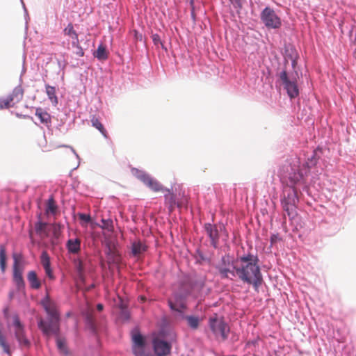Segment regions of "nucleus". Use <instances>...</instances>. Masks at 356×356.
Instances as JSON below:
<instances>
[{
    "mask_svg": "<svg viewBox=\"0 0 356 356\" xmlns=\"http://www.w3.org/2000/svg\"><path fill=\"white\" fill-rule=\"evenodd\" d=\"M236 276L243 282L252 284L257 289L263 280L257 257L248 254L237 258L235 266Z\"/></svg>",
    "mask_w": 356,
    "mask_h": 356,
    "instance_id": "f257e3e1",
    "label": "nucleus"
},
{
    "mask_svg": "<svg viewBox=\"0 0 356 356\" xmlns=\"http://www.w3.org/2000/svg\"><path fill=\"white\" fill-rule=\"evenodd\" d=\"M41 304L48 315V322L40 318L38 320V327L47 337L57 335L59 332V314L56 304L49 297L44 298Z\"/></svg>",
    "mask_w": 356,
    "mask_h": 356,
    "instance_id": "f03ea898",
    "label": "nucleus"
},
{
    "mask_svg": "<svg viewBox=\"0 0 356 356\" xmlns=\"http://www.w3.org/2000/svg\"><path fill=\"white\" fill-rule=\"evenodd\" d=\"M298 74L297 72L288 74L286 70L280 74V79L282 82L284 89L290 98L293 99L298 96L299 90L297 83Z\"/></svg>",
    "mask_w": 356,
    "mask_h": 356,
    "instance_id": "7ed1b4c3",
    "label": "nucleus"
},
{
    "mask_svg": "<svg viewBox=\"0 0 356 356\" xmlns=\"http://www.w3.org/2000/svg\"><path fill=\"white\" fill-rule=\"evenodd\" d=\"M204 229L210 238L211 245L215 248H218L220 236L224 237V240H227L228 238V233L225 225L222 223L213 225L206 223Z\"/></svg>",
    "mask_w": 356,
    "mask_h": 356,
    "instance_id": "20e7f679",
    "label": "nucleus"
},
{
    "mask_svg": "<svg viewBox=\"0 0 356 356\" xmlns=\"http://www.w3.org/2000/svg\"><path fill=\"white\" fill-rule=\"evenodd\" d=\"M13 327L15 338L17 341L19 347L21 348H29L31 346V341L26 336L24 324L17 314L13 316Z\"/></svg>",
    "mask_w": 356,
    "mask_h": 356,
    "instance_id": "39448f33",
    "label": "nucleus"
},
{
    "mask_svg": "<svg viewBox=\"0 0 356 356\" xmlns=\"http://www.w3.org/2000/svg\"><path fill=\"white\" fill-rule=\"evenodd\" d=\"M209 327L216 338L225 341L227 338L229 329L222 318L214 316L209 318Z\"/></svg>",
    "mask_w": 356,
    "mask_h": 356,
    "instance_id": "423d86ee",
    "label": "nucleus"
},
{
    "mask_svg": "<svg viewBox=\"0 0 356 356\" xmlns=\"http://www.w3.org/2000/svg\"><path fill=\"white\" fill-rule=\"evenodd\" d=\"M236 260H232L228 255L222 257L217 269L222 278L233 280L235 277Z\"/></svg>",
    "mask_w": 356,
    "mask_h": 356,
    "instance_id": "0eeeda50",
    "label": "nucleus"
},
{
    "mask_svg": "<svg viewBox=\"0 0 356 356\" xmlns=\"http://www.w3.org/2000/svg\"><path fill=\"white\" fill-rule=\"evenodd\" d=\"M106 254L109 264H118L121 261V257L118 250V242L114 237L105 238Z\"/></svg>",
    "mask_w": 356,
    "mask_h": 356,
    "instance_id": "6e6552de",
    "label": "nucleus"
},
{
    "mask_svg": "<svg viewBox=\"0 0 356 356\" xmlns=\"http://www.w3.org/2000/svg\"><path fill=\"white\" fill-rule=\"evenodd\" d=\"M24 95V90L20 86L15 87L12 92L6 97H0V109L8 108L19 102Z\"/></svg>",
    "mask_w": 356,
    "mask_h": 356,
    "instance_id": "1a4fd4ad",
    "label": "nucleus"
},
{
    "mask_svg": "<svg viewBox=\"0 0 356 356\" xmlns=\"http://www.w3.org/2000/svg\"><path fill=\"white\" fill-rule=\"evenodd\" d=\"M261 19L268 29H278L281 26V19L270 8H265L261 13Z\"/></svg>",
    "mask_w": 356,
    "mask_h": 356,
    "instance_id": "9d476101",
    "label": "nucleus"
},
{
    "mask_svg": "<svg viewBox=\"0 0 356 356\" xmlns=\"http://www.w3.org/2000/svg\"><path fill=\"white\" fill-rule=\"evenodd\" d=\"M152 345L156 356H167L170 353L171 343L162 339L160 335L154 337Z\"/></svg>",
    "mask_w": 356,
    "mask_h": 356,
    "instance_id": "9b49d317",
    "label": "nucleus"
},
{
    "mask_svg": "<svg viewBox=\"0 0 356 356\" xmlns=\"http://www.w3.org/2000/svg\"><path fill=\"white\" fill-rule=\"evenodd\" d=\"M138 179L154 192L163 193L165 191V189L157 180L145 172H141L138 175Z\"/></svg>",
    "mask_w": 356,
    "mask_h": 356,
    "instance_id": "f8f14e48",
    "label": "nucleus"
},
{
    "mask_svg": "<svg viewBox=\"0 0 356 356\" xmlns=\"http://www.w3.org/2000/svg\"><path fill=\"white\" fill-rule=\"evenodd\" d=\"M168 305L170 308L175 312L183 314L186 309L185 300L179 296H175V300H168Z\"/></svg>",
    "mask_w": 356,
    "mask_h": 356,
    "instance_id": "ddd939ff",
    "label": "nucleus"
},
{
    "mask_svg": "<svg viewBox=\"0 0 356 356\" xmlns=\"http://www.w3.org/2000/svg\"><path fill=\"white\" fill-rule=\"evenodd\" d=\"M23 270L24 268H13V282L16 284V286L18 290L24 289L25 286V283L22 276Z\"/></svg>",
    "mask_w": 356,
    "mask_h": 356,
    "instance_id": "4468645a",
    "label": "nucleus"
},
{
    "mask_svg": "<svg viewBox=\"0 0 356 356\" xmlns=\"http://www.w3.org/2000/svg\"><path fill=\"white\" fill-rule=\"evenodd\" d=\"M147 249V245L140 241H136L131 244V252L134 256H139Z\"/></svg>",
    "mask_w": 356,
    "mask_h": 356,
    "instance_id": "2eb2a0df",
    "label": "nucleus"
},
{
    "mask_svg": "<svg viewBox=\"0 0 356 356\" xmlns=\"http://www.w3.org/2000/svg\"><path fill=\"white\" fill-rule=\"evenodd\" d=\"M35 115L38 117L41 123L48 126L51 124V115L41 108H36Z\"/></svg>",
    "mask_w": 356,
    "mask_h": 356,
    "instance_id": "dca6fc26",
    "label": "nucleus"
},
{
    "mask_svg": "<svg viewBox=\"0 0 356 356\" xmlns=\"http://www.w3.org/2000/svg\"><path fill=\"white\" fill-rule=\"evenodd\" d=\"M27 279L30 283V286L34 289H38L41 286V283L38 278L35 271H29L27 274Z\"/></svg>",
    "mask_w": 356,
    "mask_h": 356,
    "instance_id": "f3484780",
    "label": "nucleus"
},
{
    "mask_svg": "<svg viewBox=\"0 0 356 356\" xmlns=\"http://www.w3.org/2000/svg\"><path fill=\"white\" fill-rule=\"evenodd\" d=\"M108 53L106 50V46L103 44L99 45L97 49L94 51L93 56L99 60H105L108 58Z\"/></svg>",
    "mask_w": 356,
    "mask_h": 356,
    "instance_id": "a211bd4d",
    "label": "nucleus"
},
{
    "mask_svg": "<svg viewBox=\"0 0 356 356\" xmlns=\"http://www.w3.org/2000/svg\"><path fill=\"white\" fill-rule=\"evenodd\" d=\"M182 318L187 321L188 325L191 329L197 330L198 328L200 322V319L198 316L182 315Z\"/></svg>",
    "mask_w": 356,
    "mask_h": 356,
    "instance_id": "6ab92c4d",
    "label": "nucleus"
},
{
    "mask_svg": "<svg viewBox=\"0 0 356 356\" xmlns=\"http://www.w3.org/2000/svg\"><path fill=\"white\" fill-rule=\"evenodd\" d=\"M67 247L70 252L77 253L80 250V240L78 238L68 240Z\"/></svg>",
    "mask_w": 356,
    "mask_h": 356,
    "instance_id": "aec40b11",
    "label": "nucleus"
},
{
    "mask_svg": "<svg viewBox=\"0 0 356 356\" xmlns=\"http://www.w3.org/2000/svg\"><path fill=\"white\" fill-rule=\"evenodd\" d=\"M85 284V277L83 273V266L81 262H79L77 266V278L76 285L79 289H82Z\"/></svg>",
    "mask_w": 356,
    "mask_h": 356,
    "instance_id": "412c9836",
    "label": "nucleus"
},
{
    "mask_svg": "<svg viewBox=\"0 0 356 356\" xmlns=\"http://www.w3.org/2000/svg\"><path fill=\"white\" fill-rule=\"evenodd\" d=\"M6 268V250L4 245H0V268L4 273Z\"/></svg>",
    "mask_w": 356,
    "mask_h": 356,
    "instance_id": "4be33fe9",
    "label": "nucleus"
},
{
    "mask_svg": "<svg viewBox=\"0 0 356 356\" xmlns=\"http://www.w3.org/2000/svg\"><path fill=\"white\" fill-rule=\"evenodd\" d=\"M46 92L51 103L56 105L58 104V98L56 95V88L53 86L47 85Z\"/></svg>",
    "mask_w": 356,
    "mask_h": 356,
    "instance_id": "5701e85b",
    "label": "nucleus"
},
{
    "mask_svg": "<svg viewBox=\"0 0 356 356\" xmlns=\"http://www.w3.org/2000/svg\"><path fill=\"white\" fill-rule=\"evenodd\" d=\"M168 193L165 195V203L168 205L169 210L171 211L175 209L176 205V200L172 193H170L168 190H166Z\"/></svg>",
    "mask_w": 356,
    "mask_h": 356,
    "instance_id": "b1692460",
    "label": "nucleus"
},
{
    "mask_svg": "<svg viewBox=\"0 0 356 356\" xmlns=\"http://www.w3.org/2000/svg\"><path fill=\"white\" fill-rule=\"evenodd\" d=\"M47 224L42 222H38L35 225L36 233L40 236H47Z\"/></svg>",
    "mask_w": 356,
    "mask_h": 356,
    "instance_id": "393cba45",
    "label": "nucleus"
},
{
    "mask_svg": "<svg viewBox=\"0 0 356 356\" xmlns=\"http://www.w3.org/2000/svg\"><path fill=\"white\" fill-rule=\"evenodd\" d=\"M56 345H57L58 349L59 350V351L61 353H63L64 355L67 354V348L66 346V342H65V339L58 337L56 338Z\"/></svg>",
    "mask_w": 356,
    "mask_h": 356,
    "instance_id": "a878e982",
    "label": "nucleus"
},
{
    "mask_svg": "<svg viewBox=\"0 0 356 356\" xmlns=\"http://www.w3.org/2000/svg\"><path fill=\"white\" fill-rule=\"evenodd\" d=\"M13 268H23L22 266V254L20 253H13Z\"/></svg>",
    "mask_w": 356,
    "mask_h": 356,
    "instance_id": "bb28decb",
    "label": "nucleus"
},
{
    "mask_svg": "<svg viewBox=\"0 0 356 356\" xmlns=\"http://www.w3.org/2000/svg\"><path fill=\"white\" fill-rule=\"evenodd\" d=\"M132 339H133V346H140L141 347L143 345H145L144 338L139 333L134 334L132 337Z\"/></svg>",
    "mask_w": 356,
    "mask_h": 356,
    "instance_id": "cd10ccee",
    "label": "nucleus"
},
{
    "mask_svg": "<svg viewBox=\"0 0 356 356\" xmlns=\"http://www.w3.org/2000/svg\"><path fill=\"white\" fill-rule=\"evenodd\" d=\"M289 179L291 184H296L300 181V180L302 179V174L299 170H298L297 172L290 173Z\"/></svg>",
    "mask_w": 356,
    "mask_h": 356,
    "instance_id": "c85d7f7f",
    "label": "nucleus"
},
{
    "mask_svg": "<svg viewBox=\"0 0 356 356\" xmlns=\"http://www.w3.org/2000/svg\"><path fill=\"white\" fill-rule=\"evenodd\" d=\"M92 126L98 129L106 138H108L106 130L104 129V125L97 119L92 120Z\"/></svg>",
    "mask_w": 356,
    "mask_h": 356,
    "instance_id": "c756f323",
    "label": "nucleus"
},
{
    "mask_svg": "<svg viewBox=\"0 0 356 356\" xmlns=\"http://www.w3.org/2000/svg\"><path fill=\"white\" fill-rule=\"evenodd\" d=\"M40 261L41 264L44 268H48L50 267V258L49 254L46 251H43L42 252L41 257H40Z\"/></svg>",
    "mask_w": 356,
    "mask_h": 356,
    "instance_id": "7c9ffc66",
    "label": "nucleus"
},
{
    "mask_svg": "<svg viewBox=\"0 0 356 356\" xmlns=\"http://www.w3.org/2000/svg\"><path fill=\"white\" fill-rule=\"evenodd\" d=\"M64 32L65 35H69L72 39H76V34L74 30L73 26L70 24L68 26L64 29Z\"/></svg>",
    "mask_w": 356,
    "mask_h": 356,
    "instance_id": "2f4dec72",
    "label": "nucleus"
},
{
    "mask_svg": "<svg viewBox=\"0 0 356 356\" xmlns=\"http://www.w3.org/2000/svg\"><path fill=\"white\" fill-rule=\"evenodd\" d=\"M133 352L136 356H146L145 353V345L140 346H133Z\"/></svg>",
    "mask_w": 356,
    "mask_h": 356,
    "instance_id": "473e14b6",
    "label": "nucleus"
},
{
    "mask_svg": "<svg viewBox=\"0 0 356 356\" xmlns=\"http://www.w3.org/2000/svg\"><path fill=\"white\" fill-rule=\"evenodd\" d=\"M57 207L55 204V202L53 198H50L48 200L47 203V211H50L52 213H54L56 211Z\"/></svg>",
    "mask_w": 356,
    "mask_h": 356,
    "instance_id": "72a5a7b5",
    "label": "nucleus"
},
{
    "mask_svg": "<svg viewBox=\"0 0 356 356\" xmlns=\"http://www.w3.org/2000/svg\"><path fill=\"white\" fill-rule=\"evenodd\" d=\"M283 209L286 212H287L288 215L290 216L293 214V211L295 209V207L292 204L284 202L283 204Z\"/></svg>",
    "mask_w": 356,
    "mask_h": 356,
    "instance_id": "f704fd0d",
    "label": "nucleus"
},
{
    "mask_svg": "<svg viewBox=\"0 0 356 356\" xmlns=\"http://www.w3.org/2000/svg\"><path fill=\"white\" fill-rule=\"evenodd\" d=\"M102 225H101L102 228L106 229L110 231L113 227V222L111 220H102Z\"/></svg>",
    "mask_w": 356,
    "mask_h": 356,
    "instance_id": "c9c22d12",
    "label": "nucleus"
},
{
    "mask_svg": "<svg viewBox=\"0 0 356 356\" xmlns=\"http://www.w3.org/2000/svg\"><path fill=\"white\" fill-rule=\"evenodd\" d=\"M152 39L154 45L159 46L160 44L162 47H163V44L161 40L160 36L158 34H153L152 35Z\"/></svg>",
    "mask_w": 356,
    "mask_h": 356,
    "instance_id": "e433bc0d",
    "label": "nucleus"
},
{
    "mask_svg": "<svg viewBox=\"0 0 356 356\" xmlns=\"http://www.w3.org/2000/svg\"><path fill=\"white\" fill-rule=\"evenodd\" d=\"M136 41H141L143 40V35L136 30H133L130 32Z\"/></svg>",
    "mask_w": 356,
    "mask_h": 356,
    "instance_id": "4c0bfd02",
    "label": "nucleus"
},
{
    "mask_svg": "<svg viewBox=\"0 0 356 356\" xmlns=\"http://www.w3.org/2000/svg\"><path fill=\"white\" fill-rule=\"evenodd\" d=\"M79 219L83 221L85 223L89 222V214L79 213Z\"/></svg>",
    "mask_w": 356,
    "mask_h": 356,
    "instance_id": "58836bf2",
    "label": "nucleus"
},
{
    "mask_svg": "<svg viewBox=\"0 0 356 356\" xmlns=\"http://www.w3.org/2000/svg\"><path fill=\"white\" fill-rule=\"evenodd\" d=\"M120 318L124 320H128L129 318V312L127 310L122 309L120 313Z\"/></svg>",
    "mask_w": 356,
    "mask_h": 356,
    "instance_id": "ea45409f",
    "label": "nucleus"
},
{
    "mask_svg": "<svg viewBox=\"0 0 356 356\" xmlns=\"http://www.w3.org/2000/svg\"><path fill=\"white\" fill-rule=\"evenodd\" d=\"M229 1L235 8H241L242 7L241 0H229Z\"/></svg>",
    "mask_w": 356,
    "mask_h": 356,
    "instance_id": "a19ab883",
    "label": "nucleus"
},
{
    "mask_svg": "<svg viewBox=\"0 0 356 356\" xmlns=\"http://www.w3.org/2000/svg\"><path fill=\"white\" fill-rule=\"evenodd\" d=\"M46 275L49 277V279H54L53 272L51 269V267L48 268H44Z\"/></svg>",
    "mask_w": 356,
    "mask_h": 356,
    "instance_id": "79ce46f5",
    "label": "nucleus"
},
{
    "mask_svg": "<svg viewBox=\"0 0 356 356\" xmlns=\"http://www.w3.org/2000/svg\"><path fill=\"white\" fill-rule=\"evenodd\" d=\"M186 204H187V199L184 198L181 201L178 202L176 204L177 205L178 207H186Z\"/></svg>",
    "mask_w": 356,
    "mask_h": 356,
    "instance_id": "37998d69",
    "label": "nucleus"
},
{
    "mask_svg": "<svg viewBox=\"0 0 356 356\" xmlns=\"http://www.w3.org/2000/svg\"><path fill=\"white\" fill-rule=\"evenodd\" d=\"M90 333L92 332H95V325H94L91 318H90Z\"/></svg>",
    "mask_w": 356,
    "mask_h": 356,
    "instance_id": "c03bdc74",
    "label": "nucleus"
},
{
    "mask_svg": "<svg viewBox=\"0 0 356 356\" xmlns=\"http://www.w3.org/2000/svg\"><path fill=\"white\" fill-rule=\"evenodd\" d=\"M103 309H104V305H103L102 304L99 303V304H98V305H97V309L99 312L102 311V310H103Z\"/></svg>",
    "mask_w": 356,
    "mask_h": 356,
    "instance_id": "a18cd8bd",
    "label": "nucleus"
},
{
    "mask_svg": "<svg viewBox=\"0 0 356 356\" xmlns=\"http://www.w3.org/2000/svg\"><path fill=\"white\" fill-rule=\"evenodd\" d=\"M296 65V61L295 60H293L292 61V65H293V68L295 67Z\"/></svg>",
    "mask_w": 356,
    "mask_h": 356,
    "instance_id": "49530a36",
    "label": "nucleus"
},
{
    "mask_svg": "<svg viewBox=\"0 0 356 356\" xmlns=\"http://www.w3.org/2000/svg\"><path fill=\"white\" fill-rule=\"evenodd\" d=\"M140 298H141V300H142L143 301H144V300H145V298L144 296H141V297H140Z\"/></svg>",
    "mask_w": 356,
    "mask_h": 356,
    "instance_id": "de8ad7c7",
    "label": "nucleus"
},
{
    "mask_svg": "<svg viewBox=\"0 0 356 356\" xmlns=\"http://www.w3.org/2000/svg\"><path fill=\"white\" fill-rule=\"evenodd\" d=\"M90 227H92V220H91V219H90Z\"/></svg>",
    "mask_w": 356,
    "mask_h": 356,
    "instance_id": "09e8293b",
    "label": "nucleus"
},
{
    "mask_svg": "<svg viewBox=\"0 0 356 356\" xmlns=\"http://www.w3.org/2000/svg\"><path fill=\"white\" fill-rule=\"evenodd\" d=\"M81 290H83V293H85V291L83 289V286L82 287V289H80Z\"/></svg>",
    "mask_w": 356,
    "mask_h": 356,
    "instance_id": "8fccbe9b",
    "label": "nucleus"
}]
</instances>
